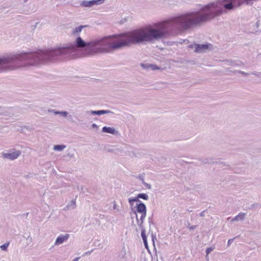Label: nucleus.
Segmentation results:
<instances>
[{
    "mask_svg": "<svg viewBox=\"0 0 261 261\" xmlns=\"http://www.w3.org/2000/svg\"><path fill=\"white\" fill-rule=\"evenodd\" d=\"M80 257H77L76 258H75L74 259H73L72 261H78L80 259Z\"/></svg>",
    "mask_w": 261,
    "mask_h": 261,
    "instance_id": "obj_35",
    "label": "nucleus"
},
{
    "mask_svg": "<svg viewBox=\"0 0 261 261\" xmlns=\"http://www.w3.org/2000/svg\"><path fill=\"white\" fill-rule=\"evenodd\" d=\"M134 199H135V197H130L128 198V202L130 205H133V203L135 202H138V200H135Z\"/></svg>",
    "mask_w": 261,
    "mask_h": 261,
    "instance_id": "obj_21",
    "label": "nucleus"
},
{
    "mask_svg": "<svg viewBox=\"0 0 261 261\" xmlns=\"http://www.w3.org/2000/svg\"><path fill=\"white\" fill-rule=\"evenodd\" d=\"M93 6L98 5L97 0H92Z\"/></svg>",
    "mask_w": 261,
    "mask_h": 261,
    "instance_id": "obj_30",
    "label": "nucleus"
},
{
    "mask_svg": "<svg viewBox=\"0 0 261 261\" xmlns=\"http://www.w3.org/2000/svg\"><path fill=\"white\" fill-rule=\"evenodd\" d=\"M50 49L25 52L0 57V72L14 70L24 65H36L51 61Z\"/></svg>",
    "mask_w": 261,
    "mask_h": 261,
    "instance_id": "obj_2",
    "label": "nucleus"
},
{
    "mask_svg": "<svg viewBox=\"0 0 261 261\" xmlns=\"http://www.w3.org/2000/svg\"><path fill=\"white\" fill-rule=\"evenodd\" d=\"M88 25H80L77 27H76L73 30V32H72V34H76L77 33H79L80 32H81L82 30V29L84 28H86V27H87Z\"/></svg>",
    "mask_w": 261,
    "mask_h": 261,
    "instance_id": "obj_14",
    "label": "nucleus"
},
{
    "mask_svg": "<svg viewBox=\"0 0 261 261\" xmlns=\"http://www.w3.org/2000/svg\"><path fill=\"white\" fill-rule=\"evenodd\" d=\"M66 156H68L69 157V158H74V154L73 153H71L70 152H68L67 154H66Z\"/></svg>",
    "mask_w": 261,
    "mask_h": 261,
    "instance_id": "obj_28",
    "label": "nucleus"
},
{
    "mask_svg": "<svg viewBox=\"0 0 261 261\" xmlns=\"http://www.w3.org/2000/svg\"><path fill=\"white\" fill-rule=\"evenodd\" d=\"M147 188L149 189H150L151 188V185L150 184H147L145 182H144L143 184Z\"/></svg>",
    "mask_w": 261,
    "mask_h": 261,
    "instance_id": "obj_27",
    "label": "nucleus"
},
{
    "mask_svg": "<svg viewBox=\"0 0 261 261\" xmlns=\"http://www.w3.org/2000/svg\"><path fill=\"white\" fill-rule=\"evenodd\" d=\"M138 178L139 179L142 181V184H143L145 182L144 179V175L143 174L139 175Z\"/></svg>",
    "mask_w": 261,
    "mask_h": 261,
    "instance_id": "obj_24",
    "label": "nucleus"
},
{
    "mask_svg": "<svg viewBox=\"0 0 261 261\" xmlns=\"http://www.w3.org/2000/svg\"><path fill=\"white\" fill-rule=\"evenodd\" d=\"M142 199L145 200H147L148 199V196L146 193H139L136 197H135V200H138V202L140 201L139 199Z\"/></svg>",
    "mask_w": 261,
    "mask_h": 261,
    "instance_id": "obj_11",
    "label": "nucleus"
},
{
    "mask_svg": "<svg viewBox=\"0 0 261 261\" xmlns=\"http://www.w3.org/2000/svg\"><path fill=\"white\" fill-rule=\"evenodd\" d=\"M66 148V145L63 144L55 145L54 146V150L56 151H61Z\"/></svg>",
    "mask_w": 261,
    "mask_h": 261,
    "instance_id": "obj_16",
    "label": "nucleus"
},
{
    "mask_svg": "<svg viewBox=\"0 0 261 261\" xmlns=\"http://www.w3.org/2000/svg\"><path fill=\"white\" fill-rule=\"evenodd\" d=\"M9 245V242L6 243L1 245L0 248L3 251H7Z\"/></svg>",
    "mask_w": 261,
    "mask_h": 261,
    "instance_id": "obj_19",
    "label": "nucleus"
},
{
    "mask_svg": "<svg viewBox=\"0 0 261 261\" xmlns=\"http://www.w3.org/2000/svg\"><path fill=\"white\" fill-rule=\"evenodd\" d=\"M118 258L120 260H125L126 258V251L125 247H123L121 250L118 255Z\"/></svg>",
    "mask_w": 261,
    "mask_h": 261,
    "instance_id": "obj_13",
    "label": "nucleus"
},
{
    "mask_svg": "<svg viewBox=\"0 0 261 261\" xmlns=\"http://www.w3.org/2000/svg\"><path fill=\"white\" fill-rule=\"evenodd\" d=\"M208 45L202 44V45H196L195 51L196 52H201L204 50L208 49Z\"/></svg>",
    "mask_w": 261,
    "mask_h": 261,
    "instance_id": "obj_10",
    "label": "nucleus"
},
{
    "mask_svg": "<svg viewBox=\"0 0 261 261\" xmlns=\"http://www.w3.org/2000/svg\"><path fill=\"white\" fill-rule=\"evenodd\" d=\"M2 115V113L0 112V116Z\"/></svg>",
    "mask_w": 261,
    "mask_h": 261,
    "instance_id": "obj_41",
    "label": "nucleus"
},
{
    "mask_svg": "<svg viewBox=\"0 0 261 261\" xmlns=\"http://www.w3.org/2000/svg\"><path fill=\"white\" fill-rule=\"evenodd\" d=\"M98 1V5L99 4H102L105 0H97Z\"/></svg>",
    "mask_w": 261,
    "mask_h": 261,
    "instance_id": "obj_33",
    "label": "nucleus"
},
{
    "mask_svg": "<svg viewBox=\"0 0 261 261\" xmlns=\"http://www.w3.org/2000/svg\"><path fill=\"white\" fill-rule=\"evenodd\" d=\"M28 0H23L24 2H26Z\"/></svg>",
    "mask_w": 261,
    "mask_h": 261,
    "instance_id": "obj_39",
    "label": "nucleus"
},
{
    "mask_svg": "<svg viewBox=\"0 0 261 261\" xmlns=\"http://www.w3.org/2000/svg\"><path fill=\"white\" fill-rule=\"evenodd\" d=\"M28 0H23L24 2H26Z\"/></svg>",
    "mask_w": 261,
    "mask_h": 261,
    "instance_id": "obj_37",
    "label": "nucleus"
},
{
    "mask_svg": "<svg viewBox=\"0 0 261 261\" xmlns=\"http://www.w3.org/2000/svg\"><path fill=\"white\" fill-rule=\"evenodd\" d=\"M113 208L114 210H117L118 211H119V209L117 208V205L115 202H114Z\"/></svg>",
    "mask_w": 261,
    "mask_h": 261,
    "instance_id": "obj_29",
    "label": "nucleus"
},
{
    "mask_svg": "<svg viewBox=\"0 0 261 261\" xmlns=\"http://www.w3.org/2000/svg\"><path fill=\"white\" fill-rule=\"evenodd\" d=\"M91 127L92 128H97L98 127V126L95 124V123H93L92 125H91Z\"/></svg>",
    "mask_w": 261,
    "mask_h": 261,
    "instance_id": "obj_31",
    "label": "nucleus"
},
{
    "mask_svg": "<svg viewBox=\"0 0 261 261\" xmlns=\"http://www.w3.org/2000/svg\"><path fill=\"white\" fill-rule=\"evenodd\" d=\"M141 237H142L143 240L147 239V236L146 235L145 229H143L141 231Z\"/></svg>",
    "mask_w": 261,
    "mask_h": 261,
    "instance_id": "obj_22",
    "label": "nucleus"
},
{
    "mask_svg": "<svg viewBox=\"0 0 261 261\" xmlns=\"http://www.w3.org/2000/svg\"><path fill=\"white\" fill-rule=\"evenodd\" d=\"M105 149L107 151L110 152H112L114 151L113 149L107 148L106 147L105 148Z\"/></svg>",
    "mask_w": 261,
    "mask_h": 261,
    "instance_id": "obj_32",
    "label": "nucleus"
},
{
    "mask_svg": "<svg viewBox=\"0 0 261 261\" xmlns=\"http://www.w3.org/2000/svg\"><path fill=\"white\" fill-rule=\"evenodd\" d=\"M136 210H133L132 208V210L133 211L135 215L136 216L137 213L141 214V216L140 217V220H142V219H145L147 213V208L146 205L142 202L141 201H139L138 203L136 204Z\"/></svg>",
    "mask_w": 261,
    "mask_h": 261,
    "instance_id": "obj_3",
    "label": "nucleus"
},
{
    "mask_svg": "<svg viewBox=\"0 0 261 261\" xmlns=\"http://www.w3.org/2000/svg\"><path fill=\"white\" fill-rule=\"evenodd\" d=\"M49 112L53 113L55 115H60L64 117H66L68 115L67 111H58L54 109H49L48 110Z\"/></svg>",
    "mask_w": 261,
    "mask_h": 261,
    "instance_id": "obj_8",
    "label": "nucleus"
},
{
    "mask_svg": "<svg viewBox=\"0 0 261 261\" xmlns=\"http://www.w3.org/2000/svg\"><path fill=\"white\" fill-rule=\"evenodd\" d=\"M102 132L117 135L119 132L116 130L114 127L105 126L102 128Z\"/></svg>",
    "mask_w": 261,
    "mask_h": 261,
    "instance_id": "obj_7",
    "label": "nucleus"
},
{
    "mask_svg": "<svg viewBox=\"0 0 261 261\" xmlns=\"http://www.w3.org/2000/svg\"><path fill=\"white\" fill-rule=\"evenodd\" d=\"M69 237V234H66L65 235L61 234L59 236L57 237V238L56 240L55 245H59L60 244H61L64 242L68 240V239Z\"/></svg>",
    "mask_w": 261,
    "mask_h": 261,
    "instance_id": "obj_5",
    "label": "nucleus"
},
{
    "mask_svg": "<svg viewBox=\"0 0 261 261\" xmlns=\"http://www.w3.org/2000/svg\"><path fill=\"white\" fill-rule=\"evenodd\" d=\"M21 154V151L17 150L11 153H3L2 155L4 158L8 159L10 160L16 159Z\"/></svg>",
    "mask_w": 261,
    "mask_h": 261,
    "instance_id": "obj_4",
    "label": "nucleus"
},
{
    "mask_svg": "<svg viewBox=\"0 0 261 261\" xmlns=\"http://www.w3.org/2000/svg\"><path fill=\"white\" fill-rule=\"evenodd\" d=\"M151 239L152 241L153 245L154 246L155 244V240H156L155 234H154L152 232H151Z\"/></svg>",
    "mask_w": 261,
    "mask_h": 261,
    "instance_id": "obj_23",
    "label": "nucleus"
},
{
    "mask_svg": "<svg viewBox=\"0 0 261 261\" xmlns=\"http://www.w3.org/2000/svg\"><path fill=\"white\" fill-rule=\"evenodd\" d=\"M28 0H23L24 2H26Z\"/></svg>",
    "mask_w": 261,
    "mask_h": 261,
    "instance_id": "obj_38",
    "label": "nucleus"
},
{
    "mask_svg": "<svg viewBox=\"0 0 261 261\" xmlns=\"http://www.w3.org/2000/svg\"><path fill=\"white\" fill-rule=\"evenodd\" d=\"M244 217H245L244 213H240L238 215H237L235 217L234 219L236 220H242L244 219Z\"/></svg>",
    "mask_w": 261,
    "mask_h": 261,
    "instance_id": "obj_20",
    "label": "nucleus"
},
{
    "mask_svg": "<svg viewBox=\"0 0 261 261\" xmlns=\"http://www.w3.org/2000/svg\"><path fill=\"white\" fill-rule=\"evenodd\" d=\"M228 243H230V240L228 241Z\"/></svg>",
    "mask_w": 261,
    "mask_h": 261,
    "instance_id": "obj_40",
    "label": "nucleus"
},
{
    "mask_svg": "<svg viewBox=\"0 0 261 261\" xmlns=\"http://www.w3.org/2000/svg\"><path fill=\"white\" fill-rule=\"evenodd\" d=\"M179 29V15L158 23L156 28H141L125 33L104 36L100 39L86 42L77 37L72 43L66 46L51 48V60H68L79 57L81 50L86 55L110 54L129 46L152 42L168 35H173Z\"/></svg>",
    "mask_w": 261,
    "mask_h": 261,
    "instance_id": "obj_1",
    "label": "nucleus"
},
{
    "mask_svg": "<svg viewBox=\"0 0 261 261\" xmlns=\"http://www.w3.org/2000/svg\"><path fill=\"white\" fill-rule=\"evenodd\" d=\"M86 113H90L92 115H101L106 114H114V112L106 110H97V111H87Z\"/></svg>",
    "mask_w": 261,
    "mask_h": 261,
    "instance_id": "obj_6",
    "label": "nucleus"
},
{
    "mask_svg": "<svg viewBox=\"0 0 261 261\" xmlns=\"http://www.w3.org/2000/svg\"><path fill=\"white\" fill-rule=\"evenodd\" d=\"M143 243H144V245L145 246V247L146 248V249H148V243H147V239H146V240H143Z\"/></svg>",
    "mask_w": 261,
    "mask_h": 261,
    "instance_id": "obj_25",
    "label": "nucleus"
},
{
    "mask_svg": "<svg viewBox=\"0 0 261 261\" xmlns=\"http://www.w3.org/2000/svg\"><path fill=\"white\" fill-rule=\"evenodd\" d=\"M76 206L75 201L72 200L70 203L66 205V208L67 210L74 209Z\"/></svg>",
    "mask_w": 261,
    "mask_h": 261,
    "instance_id": "obj_17",
    "label": "nucleus"
},
{
    "mask_svg": "<svg viewBox=\"0 0 261 261\" xmlns=\"http://www.w3.org/2000/svg\"><path fill=\"white\" fill-rule=\"evenodd\" d=\"M148 221H149V223H151L152 222V218L150 217L149 218V219H148Z\"/></svg>",
    "mask_w": 261,
    "mask_h": 261,
    "instance_id": "obj_36",
    "label": "nucleus"
},
{
    "mask_svg": "<svg viewBox=\"0 0 261 261\" xmlns=\"http://www.w3.org/2000/svg\"><path fill=\"white\" fill-rule=\"evenodd\" d=\"M178 3V0H167V4L171 8H173L174 6H177Z\"/></svg>",
    "mask_w": 261,
    "mask_h": 261,
    "instance_id": "obj_15",
    "label": "nucleus"
},
{
    "mask_svg": "<svg viewBox=\"0 0 261 261\" xmlns=\"http://www.w3.org/2000/svg\"><path fill=\"white\" fill-rule=\"evenodd\" d=\"M141 65L143 68H146V69L150 68L151 70H155L160 69L159 67L155 64H145L142 63Z\"/></svg>",
    "mask_w": 261,
    "mask_h": 261,
    "instance_id": "obj_9",
    "label": "nucleus"
},
{
    "mask_svg": "<svg viewBox=\"0 0 261 261\" xmlns=\"http://www.w3.org/2000/svg\"><path fill=\"white\" fill-rule=\"evenodd\" d=\"M29 213H24L22 215H21V216H25V217H28V215H29Z\"/></svg>",
    "mask_w": 261,
    "mask_h": 261,
    "instance_id": "obj_34",
    "label": "nucleus"
},
{
    "mask_svg": "<svg viewBox=\"0 0 261 261\" xmlns=\"http://www.w3.org/2000/svg\"><path fill=\"white\" fill-rule=\"evenodd\" d=\"M136 220H137V222L139 227L141 229V231L143 229H145V228L143 225V223L144 219H142V220H140V219H138L137 215H136Z\"/></svg>",
    "mask_w": 261,
    "mask_h": 261,
    "instance_id": "obj_18",
    "label": "nucleus"
},
{
    "mask_svg": "<svg viewBox=\"0 0 261 261\" xmlns=\"http://www.w3.org/2000/svg\"><path fill=\"white\" fill-rule=\"evenodd\" d=\"M213 250V248L212 247L207 248L206 250V254L208 255Z\"/></svg>",
    "mask_w": 261,
    "mask_h": 261,
    "instance_id": "obj_26",
    "label": "nucleus"
},
{
    "mask_svg": "<svg viewBox=\"0 0 261 261\" xmlns=\"http://www.w3.org/2000/svg\"><path fill=\"white\" fill-rule=\"evenodd\" d=\"M93 6L92 0L83 1L80 3V6L83 7H91Z\"/></svg>",
    "mask_w": 261,
    "mask_h": 261,
    "instance_id": "obj_12",
    "label": "nucleus"
}]
</instances>
